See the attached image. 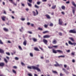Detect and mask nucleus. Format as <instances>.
<instances>
[{"mask_svg":"<svg viewBox=\"0 0 76 76\" xmlns=\"http://www.w3.org/2000/svg\"><path fill=\"white\" fill-rule=\"evenodd\" d=\"M37 14L35 13V12L34 11H33L32 12V13L34 15V16H37V15H38V10H35Z\"/></svg>","mask_w":76,"mask_h":76,"instance_id":"obj_1","label":"nucleus"},{"mask_svg":"<svg viewBox=\"0 0 76 76\" xmlns=\"http://www.w3.org/2000/svg\"><path fill=\"white\" fill-rule=\"evenodd\" d=\"M69 33H73V34H76V31L75 30H70L69 31Z\"/></svg>","mask_w":76,"mask_h":76,"instance_id":"obj_2","label":"nucleus"},{"mask_svg":"<svg viewBox=\"0 0 76 76\" xmlns=\"http://www.w3.org/2000/svg\"><path fill=\"white\" fill-rule=\"evenodd\" d=\"M33 68L34 70H37V72H41V70L38 67H36L34 66V67Z\"/></svg>","mask_w":76,"mask_h":76,"instance_id":"obj_3","label":"nucleus"},{"mask_svg":"<svg viewBox=\"0 0 76 76\" xmlns=\"http://www.w3.org/2000/svg\"><path fill=\"white\" fill-rule=\"evenodd\" d=\"M58 21H59L58 24H59L60 25H61L63 23V21H62V20L61 19H59Z\"/></svg>","mask_w":76,"mask_h":76,"instance_id":"obj_4","label":"nucleus"},{"mask_svg":"<svg viewBox=\"0 0 76 76\" xmlns=\"http://www.w3.org/2000/svg\"><path fill=\"white\" fill-rule=\"evenodd\" d=\"M50 37H51L50 36V35H45V36H44L43 38H50Z\"/></svg>","mask_w":76,"mask_h":76,"instance_id":"obj_5","label":"nucleus"},{"mask_svg":"<svg viewBox=\"0 0 76 76\" xmlns=\"http://www.w3.org/2000/svg\"><path fill=\"white\" fill-rule=\"evenodd\" d=\"M35 67V66H28L27 67V68L28 69H34V67Z\"/></svg>","mask_w":76,"mask_h":76,"instance_id":"obj_6","label":"nucleus"},{"mask_svg":"<svg viewBox=\"0 0 76 76\" xmlns=\"http://www.w3.org/2000/svg\"><path fill=\"white\" fill-rule=\"evenodd\" d=\"M43 42L45 44H47V42H48V41L47 40L45 39H43Z\"/></svg>","mask_w":76,"mask_h":76,"instance_id":"obj_7","label":"nucleus"},{"mask_svg":"<svg viewBox=\"0 0 76 76\" xmlns=\"http://www.w3.org/2000/svg\"><path fill=\"white\" fill-rule=\"evenodd\" d=\"M62 70H63V71H64V72H65V73H66V74H69V72H68V71H66L64 69V68L62 69Z\"/></svg>","mask_w":76,"mask_h":76,"instance_id":"obj_8","label":"nucleus"},{"mask_svg":"<svg viewBox=\"0 0 76 76\" xmlns=\"http://www.w3.org/2000/svg\"><path fill=\"white\" fill-rule=\"evenodd\" d=\"M56 64H55L54 66H55L56 67H57V66H62V64H58V63H57V62H56Z\"/></svg>","mask_w":76,"mask_h":76,"instance_id":"obj_9","label":"nucleus"},{"mask_svg":"<svg viewBox=\"0 0 76 76\" xmlns=\"http://www.w3.org/2000/svg\"><path fill=\"white\" fill-rule=\"evenodd\" d=\"M6 18V17L4 16H3V17H1V19L3 21H5V19Z\"/></svg>","mask_w":76,"mask_h":76,"instance_id":"obj_10","label":"nucleus"},{"mask_svg":"<svg viewBox=\"0 0 76 76\" xmlns=\"http://www.w3.org/2000/svg\"><path fill=\"white\" fill-rule=\"evenodd\" d=\"M56 51L58 53H63V51L60 50H57Z\"/></svg>","mask_w":76,"mask_h":76,"instance_id":"obj_11","label":"nucleus"},{"mask_svg":"<svg viewBox=\"0 0 76 76\" xmlns=\"http://www.w3.org/2000/svg\"><path fill=\"white\" fill-rule=\"evenodd\" d=\"M72 3L73 6H74L75 7H76V4H75V2L74 1H72Z\"/></svg>","mask_w":76,"mask_h":76,"instance_id":"obj_12","label":"nucleus"},{"mask_svg":"<svg viewBox=\"0 0 76 76\" xmlns=\"http://www.w3.org/2000/svg\"><path fill=\"white\" fill-rule=\"evenodd\" d=\"M4 66V63H0V66Z\"/></svg>","mask_w":76,"mask_h":76,"instance_id":"obj_13","label":"nucleus"},{"mask_svg":"<svg viewBox=\"0 0 76 76\" xmlns=\"http://www.w3.org/2000/svg\"><path fill=\"white\" fill-rule=\"evenodd\" d=\"M4 50H3L0 49V53H4Z\"/></svg>","mask_w":76,"mask_h":76,"instance_id":"obj_14","label":"nucleus"},{"mask_svg":"<svg viewBox=\"0 0 76 76\" xmlns=\"http://www.w3.org/2000/svg\"><path fill=\"white\" fill-rule=\"evenodd\" d=\"M27 42V41H26L25 40L23 42V45H24L25 46H26V42Z\"/></svg>","mask_w":76,"mask_h":76,"instance_id":"obj_15","label":"nucleus"},{"mask_svg":"<svg viewBox=\"0 0 76 76\" xmlns=\"http://www.w3.org/2000/svg\"><path fill=\"white\" fill-rule=\"evenodd\" d=\"M45 16H46L47 19H50V16L49 15L46 14L45 15Z\"/></svg>","mask_w":76,"mask_h":76,"instance_id":"obj_16","label":"nucleus"},{"mask_svg":"<svg viewBox=\"0 0 76 76\" xmlns=\"http://www.w3.org/2000/svg\"><path fill=\"white\" fill-rule=\"evenodd\" d=\"M69 39L72 41V42H75V40H74V39H73V38L72 37H69Z\"/></svg>","mask_w":76,"mask_h":76,"instance_id":"obj_17","label":"nucleus"},{"mask_svg":"<svg viewBox=\"0 0 76 76\" xmlns=\"http://www.w3.org/2000/svg\"><path fill=\"white\" fill-rule=\"evenodd\" d=\"M3 29L4 31H5L6 32H7L8 31V29L6 28H4Z\"/></svg>","mask_w":76,"mask_h":76,"instance_id":"obj_18","label":"nucleus"},{"mask_svg":"<svg viewBox=\"0 0 76 76\" xmlns=\"http://www.w3.org/2000/svg\"><path fill=\"white\" fill-rule=\"evenodd\" d=\"M56 43L57 42L56 41V39L54 40L53 42V44H56Z\"/></svg>","mask_w":76,"mask_h":76,"instance_id":"obj_19","label":"nucleus"},{"mask_svg":"<svg viewBox=\"0 0 76 76\" xmlns=\"http://www.w3.org/2000/svg\"><path fill=\"white\" fill-rule=\"evenodd\" d=\"M65 6H63L61 7V8L62 9H63V10H65Z\"/></svg>","mask_w":76,"mask_h":76,"instance_id":"obj_20","label":"nucleus"},{"mask_svg":"<svg viewBox=\"0 0 76 76\" xmlns=\"http://www.w3.org/2000/svg\"><path fill=\"white\" fill-rule=\"evenodd\" d=\"M30 57H32L34 56L33 55V53H30Z\"/></svg>","mask_w":76,"mask_h":76,"instance_id":"obj_21","label":"nucleus"},{"mask_svg":"<svg viewBox=\"0 0 76 76\" xmlns=\"http://www.w3.org/2000/svg\"><path fill=\"white\" fill-rule=\"evenodd\" d=\"M56 7V5H53L52 7V8L53 9H55Z\"/></svg>","mask_w":76,"mask_h":76,"instance_id":"obj_22","label":"nucleus"},{"mask_svg":"<svg viewBox=\"0 0 76 76\" xmlns=\"http://www.w3.org/2000/svg\"><path fill=\"white\" fill-rule=\"evenodd\" d=\"M4 61H5L6 63H8V61H7V59H6L4 58Z\"/></svg>","mask_w":76,"mask_h":76,"instance_id":"obj_23","label":"nucleus"},{"mask_svg":"<svg viewBox=\"0 0 76 76\" xmlns=\"http://www.w3.org/2000/svg\"><path fill=\"white\" fill-rule=\"evenodd\" d=\"M21 64L22 66H25V64L24 63H23V62H21Z\"/></svg>","mask_w":76,"mask_h":76,"instance_id":"obj_24","label":"nucleus"},{"mask_svg":"<svg viewBox=\"0 0 76 76\" xmlns=\"http://www.w3.org/2000/svg\"><path fill=\"white\" fill-rule=\"evenodd\" d=\"M38 30H39V31H42L43 29H42V28H41L40 27H39L38 28Z\"/></svg>","mask_w":76,"mask_h":76,"instance_id":"obj_25","label":"nucleus"},{"mask_svg":"<svg viewBox=\"0 0 76 76\" xmlns=\"http://www.w3.org/2000/svg\"><path fill=\"white\" fill-rule=\"evenodd\" d=\"M34 7L36 8H37V9H38L39 8V6H38L37 5L35 4L34 5Z\"/></svg>","mask_w":76,"mask_h":76,"instance_id":"obj_26","label":"nucleus"},{"mask_svg":"<svg viewBox=\"0 0 76 76\" xmlns=\"http://www.w3.org/2000/svg\"><path fill=\"white\" fill-rule=\"evenodd\" d=\"M48 32H49V31H43V34H46V33H48Z\"/></svg>","mask_w":76,"mask_h":76,"instance_id":"obj_27","label":"nucleus"},{"mask_svg":"<svg viewBox=\"0 0 76 76\" xmlns=\"http://www.w3.org/2000/svg\"><path fill=\"white\" fill-rule=\"evenodd\" d=\"M12 72L15 74H16V72L14 69L12 70Z\"/></svg>","mask_w":76,"mask_h":76,"instance_id":"obj_28","label":"nucleus"},{"mask_svg":"<svg viewBox=\"0 0 76 76\" xmlns=\"http://www.w3.org/2000/svg\"><path fill=\"white\" fill-rule=\"evenodd\" d=\"M53 53H55V54H56V53H57V52H56V50H53Z\"/></svg>","mask_w":76,"mask_h":76,"instance_id":"obj_29","label":"nucleus"},{"mask_svg":"<svg viewBox=\"0 0 76 76\" xmlns=\"http://www.w3.org/2000/svg\"><path fill=\"white\" fill-rule=\"evenodd\" d=\"M33 39L34 42H36V41H37V39L35 38H33Z\"/></svg>","mask_w":76,"mask_h":76,"instance_id":"obj_30","label":"nucleus"},{"mask_svg":"<svg viewBox=\"0 0 76 76\" xmlns=\"http://www.w3.org/2000/svg\"><path fill=\"white\" fill-rule=\"evenodd\" d=\"M75 52H72L71 53V55L72 56H75Z\"/></svg>","mask_w":76,"mask_h":76,"instance_id":"obj_31","label":"nucleus"},{"mask_svg":"<svg viewBox=\"0 0 76 76\" xmlns=\"http://www.w3.org/2000/svg\"><path fill=\"white\" fill-rule=\"evenodd\" d=\"M9 1H10L11 2V3H13L14 4V1H13V0H9Z\"/></svg>","mask_w":76,"mask_h":76,"instance_id":"obj_32","label":"nucleus"},{"mask_svg":"<svg viewBox=\"0 0 76 76\" xmlns=\"http://www.w3.org/2000/svg\"><path fill=\"white\" fill-rule=\"evenodd\" d=\"M20 50H22V48L21 47V46H18Z\"/></svg>","mask_w":76,"mask_h":76,"instance_id":"obj_33","label":"nucleus"},{"mask_svg":"<svg viewBox=\"0 0 76 76\" xmlns=\"http://www.w3.org/2000/svg\"><path fill=\"white\" fill-rule=\"evenodd\" d=\"M34 50H36V51H39V50H38V49L37 48H34Z\"/></svg>","mask_w":76,"mask_h":76,"instance_id":"obj_34","label":"nucleus"},{"mask_svg":"<svg viewBox=\"0 0 76 76\" xmlns=\"http://www.w3.org/2000/svg\"><path fill=\"white\" fill-rule=\"evenodd\" d=\"M76 45V43L75 42H74V43H72V45H74V46H75Z\"/></svg>","mask_w":76,"mask_h":76,"instance_id":"obj_35","label":"nucleus"},{"mask_svg":"<svg viewBox=\"0 0 76 76\" xmlns=\"http://www.w3.org/2000/svg\"><path fill=\"white\" fill-rule=\"evenodd\" d=\"M58 34L60 36H62V33H61V32H59L58 33Z\"/></svg>","mask_w":76,"mask_h":76,"instance_id":"obj_36","label":"nucleus"},{"mask_svg":"<svg viewBox=\"0 0 76 76\" xmlns=\"http://www.w3.org/2000/svg\"><path fill=\"white\" fill-rule=\"evenodd\" d=\"M0 44H3V42H2V41H1V40H0Z\"/></svg>","mask_w":76,"mask_h":76,"instance_id":"obj_37","label":"nucleus"},{"mask_svg":"<svg viewBox=\"0 0 76 76\" xmlns=\"http://www.w3.org/2000/svg\"><path fill=\"white\" fill-rule=\"evenodd\" d=\"M21 20H22V21H24L25 20V18H22L21 19Z\"/></svg>","mask_w":76,"mask_h":76,"instance_id":"obj_38","label":"nucleus"},{"mask_svg":"<svg viewBox=\"0 0 76 76\" xmlns=\"http://www.w3.org/2000/svg\"><path fill=\"white\" fill-rule=\"evenodd\" d=\"M68 43H69V44H71V45H72V42H71V41H69V42H68Z\"/></svg>","mask_w":76,"mask_h":76,"instance_id":"obj_39","label":"nucleus"},{"mask_svg":"<svg viewBox=\"0 0 76 76\" xmlns=\"http://www.w3.org/2000/svg\"><path fill=\"white\" fill-rule=\"evenodd\" d=\"M50 26H53V23H50Z\"/></svg>","mask_w":76,"mask_h":76,"instance_id":"obj_40","label":"nucleus"},{"mask_svg":"<svg viewBox=\"0 0 76 76\" xmlns=\"http://www.w3.org/2000/svg\"><path fill=\"white\" fill-rule=\"evenodd\" d=\"M52 72L54 73H57V72L56 71H53Z\"/></svg>","mask_w":76,"mask_h":76,"instance_id":"obj_41","label":"nucleus"},{"mask_svg":"<svg viewBox=\"0 0 76 76\" xmlns=\"http://www.w3.org/2000/svg\"><path fill=\"white\" fill-rule=\"evenodd\" d=\"M28 6H30V7H31V6H32V5L31 4L29 3H28Z\"/></svg>","mask_w":76,"mask_h":76,"instance_id":"obj_42","label":"nucleus"},{"mask_svg":"<svg viewBox=\"0 0 76 76\" xmlns=\"http://www.w3.org/2000/svg\"><path fill=\"white\" fill-rule=\"evenodd\" d=\"M65 56H58V57H65Z\"/></svg>","mask_w":76,"mask_h":76,"instance_id":"obj_43","label":"nucleus"},{"mask_svg":"<svg viewBox=\"0 0 76 76\" xmlns=\"http://www.w3.org/2000/svg\"><path fill=\"white\" fill-rule=\"evenodd\" d=\"M66 52H67V53H70V50H66Z\"/></svg>","mask_w":76,"mask_h":76,"instance_id":"obj_44","label":"nucleus"},{"mask_svg":"<svg viewBox=\"0 0 76 76\" xmlns=\"http://www.w3.org/2000/svg\"><path fill=\"white\" fill-rule=\"evenodd\" d=\"M21 4L22 6L24 7L25 6V4H23L22 3H21Z\"/></svg>","mask_w":76,"mask_h":76,"instance_id":"obj_45","label":"nucleus"},{"mask_svg":"<svg viewBox=\"0 0 76 76\" xmlns=\"http://www.w3.org/2000/svg\"><path fill=\"white\" fill-rule=\"evenodd\" d=\"M6 54H7V55H8V56H10V53H9L6 52Z\"/></svg>","mask_w":76,"mask_h":76,"instance_id":"obj_46","label":"nucleus"},{"mask_svg":"<svg viewBox=\"0 0 76 76\" xmlns=\"http://www.w3.org/2000/svg\"><path fill=\"white\" fill-rule=\"evenodd\" d=\"M28 33L30 34H32V32L31 31H28Z\"/></svg>","mask_w":76,"mask_h":76,"instance_id":"obj_47","label":"nucleus"},{"mask_svg":"<svg viewBox=\"0 0 76 76\" xmlns=\"http://www.w3.org/2000/svg\"><path fill=\"white\" fill-rule=\"evenodd\" d=\"M13 68H14V69H17V66H13Z\"/></svg>","mask_w":76,"mask_h":76,"instance_id":"obj_48","label":"nucleus"},{"mask_svg":"<svg viewBox=\"0 0 76 76\" xmlns=\"http://www.w3.org/2000/svg\"><path fill=\"white\" fill-rule=\"evenodd\" d=\"M37 4L38 5H39V4H40V2H37Z\"/></svg>","mask_w":76,"mask_h":76,"instance_id":"obj_49","label":"nucleus"},{"mask_svg":"<svg viewBox=\"0 0 76 76\" xmlns=\"http://www.w3.org/2000/svg\"><path fill=\"white\" fill-rule=\"evenodd\" d=\"M15 59L16 60H19V58H18L16 57L15 58Z\"/></svg>","mask_w":76,"mask_h":76,"instance_id":"obj_50","label":"nucleus"},{"mask_svg":"<svg viewBox=\"0 0 76 76\" xmlns=\"http://www.w3.org/2000/svg\"><path fill=\"white\" fill-rule=\"evenodd\" d=\"M28 1L29 3H31L32 1V0H28Z\"/></svg>","mask_w":76,"mask_h":76,"instance_id":"obj_51","label":"nucleus"},{"mask_svg":"<svg viewBox=\"0 0 76 76\" xmlns=\"http://www.w3.org/2000/svg\"><path fill=\"white\" fill-rule=\"evenodd\" d=\"M28 75L29 76H32V75L31 74H28Z\"/></svg>","mask_w":76,"mask_h":76,"instance_id":"obj_52","label":"nucleus"},{"mask_svg":"<svg viewBox=\"0 0 76 76\" xmlns=\"http://www.w3.org/2000/svg\"><path fill=\"white\" fill-rule=\"evenodd\" d=\"M72 12L73 14H75V10H72Z\"/></svg>","mask_w":76,"mask_h":76,"instance_id":"obj_53","label":"nucleus"},{"mask_svg":"<svg viewBox=\"0 0 76 76\" xmlns=\"http://www.w3.org/2000/svg\"><path fill=\"white\" fill-rule=\"evenodd\" d=\"M66 4H69V3H70V1H67L66 2Z\"/></svg>","mask_w":76,"mask_h":76,"instance_id":"obj_54","label":"nucleus"},{"mask_svg":"<svg viewBox=\"0 0 76 76\" xmlns=\"http://www.w3.org/2000/svg\"><path fill=\"white\" fill-rule=\"evenodd\" d=\"M72 63H75V60L74 59L72 60Z\"/></svg>","mask_w":76,"mask_h":76,"instance_id":"obj_55","label":"nucleus"},{"mask_svg":"<svg viewBox=\"0 0 76 76\" xmlns=\"http://www.w3.org/2000/svg\"><path fill=\"white\" fill-rule=\"evenodd\" d=\"M42 1L43 2H46V1H47V0H42Z\"/></svg>","mask_w":76,"mask_h":76,"instance_id":"obj_56","label":"nucleus"},{"mask_svg":"<svg viewBox=\"0 0 76 76\" xmlns=\"http://www.w3.org/2000/svg\"><path fill=\"white\" fill-rule=\"evenodd\" d=\"M44 26L45 28H47V26H47V25H45Z\"/></svg>","mask_w":76,"mask_h":76,"instance_id":"obj_57","label":"nucleus"},{"mask_svg":"<svg viewBox=\"0 0 76 76\" xmlns=\"http://www.w3.org/2000/svg\"><path fill=\"white\" fill-rule=\"evenodd\" d=\"M6 58H7L8 59V60H9L10 59V58H9V57H8V56H6Z\"/></svg>","mask_w":76,"mask_h":76,"instance_id":"obj_58","label":"nucleus"},{"mask_svg":"<svg viewBox=\"0 0 76 76\" xmlns=\"http://www.w3.org/2000/svg\"><path fill=\"white\" fill-rule=\"evenodd\" d=\"M58 47V46H53V47H54V48H56V47Z\"/></svg>","mask_w":76,"mask_h":76,"instance_id":"obj_59","label":"nucleus"},{"mask_svg":"<svg viewBox=\"0 0 76 76\" xmlns=\"http://www.w3.org/2000/svg\"><path fill=\"white\" fill-rule=\"evenodd\" d=\"M48 48H49V49H51V48H52V47L50 46H48Z\"/></svg>","mask_w":76,"mask_h":76,"instance_id":"obj_60","label":"nucleus"},{"mask_svg":"<svg viewBox=\"0 0 76 76\" xmlns=\"http://www.w3.org/2000/svg\"><path fill=\"white\" fill-rule=\"evenodd\" d=\"M64 67L65 68H66L67 67V65H64Z\"/></svg>","mask_w":76,"mask_h":76,"instance_id":"obj_61","label":"nucleus"},{"mask_svg":"<svg viewBox=\"0 0 76 76\" xmlns=\"http://www.w3.org/2000/svg\"><path fill=\"white\" fill-rule=\"evenodd\" d=\"M12 19H14L15 17L13 16H12Z\"/></svg>","mask_w":76,"mask_h":76,"instance_id":"obj_62","label":"nucleus"},{"mask_svg":"<svg viewBox=\"0 0 76 76\" xmlns=\"http://www.w3.org/2000/svg\"><path fill=\"white\" fill-rule=\"evenodd\" d=\"M61 13L62 15H64V12H61Z\"/></svg>","mask_w":76,"mask_h":76,"instance_id":"obj_63","label":"nucleus"},{"mask_svg":"<svg viewBox=\"0 0 76 76\" xmlns=\"http://www.w3.org/2000/svg\"><path fill=\"white\" fill-rule=\"evenodd\" d=\"M34 76H38V75H37V74H34Z\"/></svg>","mask_w":76,"mask_h":76,"instance_id":"obj_64","label":"nucleus"}]
</instances>
